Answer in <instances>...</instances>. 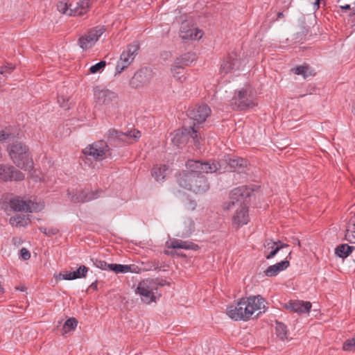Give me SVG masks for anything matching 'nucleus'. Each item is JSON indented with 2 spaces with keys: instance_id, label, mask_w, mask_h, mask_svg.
Instances as JSON below:
<instances>
[{
  "instance_id": "1",
  "label": "nucleus",
  "mask_w": 355,
  "mask_h": 355,
  "mask_svg": "<svg viewBox=\"0 0 355 355\" xmlns=\"http://www.w3.org/2000/svg\"><path fill=\"white\" fill-rule=\"evenodd\" d=\"M253 190L247 186L232 189L229 200L223 203V209L230 210L236 208L233 216V225L237 227L246 225L249 221L248 204Z\"/></svg>"
},
{
  "instance_id": "2",
  "label": "nucleus",
  "mask_w": 355,
  "mask_h": 355,
  "mask_svg": "<svg viewBox=\"0 0 355 355\" xmlns=\"http://www.w3.org/2000/svg\"><path fill=\"white\" fill-rule=\"evenodd\" d=\"M8 153L14 164L24 171L33 168V161L28 148L21 142H15L9 145Z\"/></svg>"
},
{
  "instance_id": "3",
  "label": "nucleus",
  "mask_w": 355,
  "mask_h": 355,
  "mask_svg": "<svg viewBox=\"0 0 355 355\" xmlns=\"http://www.w3.org/2000/svg\"><path fill=\"white\" fill-rule=\"evenodd\" d=\"M177 181L181 187L196 193H203L209 189L207 179L204 175H196L189 171L179 173Z\"/></svg>"
},
{
  "instance_id": "4",
  "label": "nucleus",
  "mask_w": 355,
  "mask_h": 355,
  "mask_svg": "<svg viewBox=\"0 0 355 355\" xmlns=\"http://www.w3.org/2000/svg\"><path fill=\"white\" fill-rule=\"evenodd\" d=\"M94 95L96 104L103 107L105 112H115L119 107L118 94L106 88L101 89L96 87L94 89Z\"/></svg>"
},
{
  "instance_id": "5",
  "label": "nucleus",
  "mask_w": 355,
  "mask_h": 355,
  "mask_svg": "<svg viewBox=\"0 0 355 355\" xmlns=\"http://www.w3.org/2000/svg\"><path fill=\"white\" fill-rule=\"evenodd\" d=\"M200 139L201 137L196 128V123H193V125L183 126L180 130L175 131L171 141L175 146L182 148L189 140L196 147H198Z\"/></svg>"
},
{
  "instance_id": "6",
  "label": "nucleus",
  "mask_w": 355,
  "mask_h": 355,
  "mask_svg": "<svg viewBox=\"0 0 355 355\" xmlns=\"http://www.w3.org/2000/svg\"><path fill=\"white\" fill-rule=\"evenodd\" d=\"M257 104L249 87L236 90L230 101V106L234 110H245L254 107Z\"/></svg>"
},
{
  "instance_id": "7",
  "label": "nucleus",
  "mask_w": 355,
  "mask_h": 355,
  "mask_svg": "<svg viewBox=\"0 0 355 355\" xmlns=\"http://www.w3.org/2000/svg\"><path fill=\"white\" fill-rule=\"evenodd\" d=\"M163 286L158 279H147L139 283L136 293L141 296L144 302L150 304L155 301L157 290Z\"/></svg>"
},
{
  "instance_id": "8",
  "label": "nucleus",
  "mask_w": 355,
  "mask_h": 355,
  "mask_svg": "<svg viewBox=\"0 0 355 355\" xmlns=\"http://www.w3.org/2000/svg\"><path fill=\"white\" fill-rule=\"evenodd\" d=\"M107 142L111 145H123L137 141L141 137L140 131L133 129L126 132L116 129H110L107 132Z\"/></svg>"
},
{
  "instance_id": "9",
  "label": "nucleus",
  "mask_w": 355,
  "mask_h": 355,
  "mask_svg": "<svg viewBox=\"0 0 355 355\" xmlns=\"http://www.w3.org/2000/svg\"><path fill=\"white\" fill-rule=\"evenodd\" d=\"M186 168L189 172L196 173V175H202V173H214L221 168L218 162L209 160L202 162L200 160L189 159L186 162Z\"/></svg>"
},
{
  "instance_id": "10",
  "label": "nucleus",
  "mask_w": 355,
  "mask_h": 355,
  "mask_svg": "<svg viewBox=\"0 0 355 355\" xmlns=\"http://www.w3.org/2000/svg\"><path fill=\"white\" fill-rule=\"evenodd\" d=\"M139 49V45L137 42L127 46L126 49L121 53L119 60L116 63L114 76L120 74L130 65Z\"/></svg>"
},
{
  "instance_id": "11",
  "label": "nucleus",
  "mask_w": 355,
  "mask_h": 355,
  "mask_svg": "<svg viewBox=\"0 0 355 355\" xmlns=\"http://www.w3.org/2000/svg\"><path fill=\"white\" fill-rule=\"evenodd\" d=\"M104 26H97L89 29L85 35L78 39V44L83 50L92 48L100 37L105 33Z\"/></svg>"
},
{
  "instance_id": "12",
  "label": "nucleus",
  "mask_w": 355,
  "mask_h": 355,
  "mask_svg": "<svg viewBox=\"0 0 355 355\" xmlns=\"http://www.w3.org/2000/svg\"><path fill=\"white\" fill-rule=\"evenodd\" d=\"M227 315L235 321H246L252 316V312L247 307L245 299L241 298L236 304L227 307Z\"/></svg>"
},
{
  "instance_id": "13",
  "label": "nucleus",
  "mask_w": 355,
  "mask_h": 355,
  "mask_svg": "<svg viewBox=\"0 0 355 355\" xmlns=\"http://www.w3.org/2000/svg\"><path fill=\"white\" fill-rule=\"evenodd\" d=\"M102 190L95 191L88 189L82 190L79 192H74L73 190H67V196L70 201L74 203H83L97 199L101 196Z\"/></svg>"
},
{
  "instance_id": "14",
  "label": "nucleus",
  "mask_w": 355,
  "mask_h": 355,
  "mask_svg": "<svg viewBox=\"0 0 355 355\" xmlns=\"http://www.w3.org/2000/svg\"><path fill=\"white\" fill-rule=\"evenodd\" d=\"M109 150L110 148L107 143L98 141L85 148L83 153L85 155L91 156L96 160H102Z\"/></svg>"
},
{
  "instance_id": "15",
  "label": "nucleus",
  "mask_w": 355,
  "mask_h": 355,
  "mask_svg": "<svg viewBox=\"0 0 355 355\" xmlns=\"http://www.w3.org/2000/svg\"><path fill=\"white\" fill-rule=\"evenodd\" d=\"M153 78V71L150 68H143L137 71L130 81L132 88H138L150 83Z\"/></svg>"
},
{
  "instance_id": "16",
  "label": "nucleus",
  "mask_w": 355,
  "mask_h": 355,
  "mask_svg": "<svg viewBox=\"0 0 355 355\" xmlns=\"http://www.w3.org/2000/svg\"><path fill=\"white\" fill-rule=\"evenodd\" d=\"M94 265L101 270H110L113 271L116 274L119 273H127L129 272H132L131 266L130 265H122L117 263H107L105 261L92 259Z\"/></svg>"
},
{
  "instance_id": "17",
  "label": "nucleus",
  "mask_w": 355,
  "mask_h": 355,
  "mask_svg": "<svg viewBox=\"0 0 355 355\" xmlns=\"http://www.w3.org/2000/svg\"><path fill=\"white\" fill-rule=\"evenodd\" d=\"M10 207L15 211L33 212L37 209V204L31 200H24V199L16 197L10 200Z\"/></svg>"
},
{
  "instance_id": "18",
  "label": "nucleus",
  "mask_w": 355,
  "mask_h": 355,
  "mask_svg": "<svg viewBox=\"0 0 355 355\" xmlns=\"http://www.w3.org/2000/svg\"><path fill=\"white\" fill-rule=\"evenodd\" d=\"M24 179V173L14 166L0 164V181H20Z\"/></svg>"
},
{
  "instance_id": "19",
  "label": "nucleus",
  "mask_w": 355,
  "mask_h": 355,
  "mask_svg": "<svg viewBox=\"0 0 355 355\" xmlns=\"http://www.w3.org/2000/svg\"><path fill=\"white\" fill-rule=\"evenodd\" d=\"M211 111L206 104H202L198 107L188 110V116L200 124L205 121L210 115Z\"/></svg>"
},
{
  "instance_id": "20",
  "label": "nucleus",
  "mask_w": 355,
  "mask_h": 355,
  "mask_svg": "<svg viewBox=\"0 0 355 355\" xmlns=\"http://www.w3.org/2000/svg\"><path fill=\"white\" fill-rule=\"evenodd\" d=\"M311 306L312 305L310 302H304L301 300H290L284 304V307L286 309H291L299 314L309 313Z\"/></svg>"
},
{
  "instance_id": "21",
  "label": "nucleus",
  "mask_w": 355,
  "mask_h": 355,
  "mask_svg": "<svg viewBox=\"0 0 355 355\" xmlns=\"http://www.w3.org/2000/svg\"><path fill=\"white\" fill-rule=\"evenodd\" d=\"M291 254L292 252L290 251L288 254V256L286 257L285 260H283L274 265L270 266L265 270V275L267 277H275L280 272L286 270L290 266L289 259H291Z\"/></svg>"
},
{
  "instance_id": "22",
  "label": "nucleus",
  "mask_w": 355,
  "mask_h": 355,
  "mask_svg": "<svg viewBox=\"0 0 355 355\" xmlns=\"http://www.w3.org/2000/svg\"><path fill=\"white\" fill-rule=\"evenodd\" d=\"M240 60L236 53H232L221 64L220 71L225 73L232 72L239 69Z\"/></svg>"
},
{
  "instance_id": "23",
  "label": "nucleus",
  "mask_w": 355,
  "mask_h": 355,
  "mask_svg": "<svg viewBox=\"0 0 355 355\" xmlns=\"http://www.w3.org/2000/svg\"><path fill=\"white\" fill-rule=\"evenodd\" d=\"M202 36V33L197 28H188L182 25L180 32V37L183 40H195L200 39Z\"/></svg>"
},
{
  "instance_id": "24",
  "label": "nucleus",
  "mask_w": 355,
  "mask_h": 355,
  "mask_svg": "<svg viewBox=\"0 0 355 355\" xmlns=\"http://www.w3.org/2000/svg\"><path fill=\"white\" fill-rule=\"evenodd\" d=\"M245 299L246 305L249 311H251L252 315L258 310L265 309L264 299L260 295L250 296Z\"/></svg>"
},
{
  "instance_id": "25",
  "label": "nucleus",
  "mask_w": 355,
  "mask_h": 355,
  "mask_svg": "<svg viewBox=\"0 0 355 355\" xmlns=\"http://www.w3.org/2000/svg\"><path fill=\"white\" fill-rule=\"evenodd\" d=\"M227 164L239 173H245L248 169V161L241 157L230 158Z\"/></svg>"
},
{
  "instance_id": "26",
  "label": "nucleus",
  "mask_w": 355,
  "mask_h": 355,
  "mask_svg": "<svg viewBox=\"0 0 355 355\" xmlns=\"http://www.w3.org/2000/svg\"><path fill=\"white\" fill-rule=\"evenodd\" d=\"M168 248H171L173 249H184L192 250H197L199 248L197 244H195L191 241H182L175 239L170 241Z\"/></svg>"
},
{
  "instance_id": "27",
  "label": "nucleus",
  "mask_w": 355,
  "mask_h": 355,
  "mask_svg": "<svg viewBox=\"0 0 355 355\" xmlns=\"http://www.w3.org/2000/svg\"><path fill=\"white\" fill-rule=\"evenodd\" d=\"M265 248H271V251L268 254H266L265 257L266 259H271L277 254V252L285 248H288L289 245L286 243H284L280 241H270L266 243Z\"/></svg>"
},
{
  "instance_id": "28",
  "label": "nucleus",
  "mask_w": 355,
  "mask_h": 355,
  "mask_svg": "<svg viewBox=\"0 0 355 355\" xmlns=\"http://www.w3.org/2000/svg\"><path fill=\"white\" fill-rule=\"evenodd\" d=\"M345 232L346 240L355 243V214L349 219Z\"/></svg>"
},
{
  "instance_id": "29",
  "label": "nucleus",
  "mask_w": 355,
  "mask_h": 355,
  "mask_svg": "<svg viewBox=\"0 0 355 355\" xmlns=\"http://www.w3.org/2000/svg\"><path fill=\"white\" fill-rule=\"evenodd\" d=\"M196 60V55L191 52L186 53L180 57L177 58L175 64L182 67L187 66Z\"/></svg>"
},
{
  "instance_id": "30",
  "label": "nucleus",
  "mask_w": 355,
  "mask_h": 355,
  "mask_svg": "<svg viewBox=\"0 0 355 355\" xmlns=\"http://www.w3.org/2000/svg\"><path fill=\"white\" fill-rule=\"evenodd\" d=\"M168 167L164 164L159 166H155L152 168L151 174L152 176L156 180V181L159 182L163 180L166 176V172L168 171Z\"/></svg>"
},
{
  "instance_id": "31",
  "label": "nucleus",
  "mask_w": 355,
  "mask_h": 355,
  "mask_svg": "<svg viewBox=\"0 0 355 355\" xmlns=\"http://www.w3.org/2000/svg\"><path fill=\"white\" fill-rule=\"evenodd\" d=\"M354 249L355 247L348 244H341L336 248L335 254L338 257L344 259L347 257Z\"/></svg>"
},
{
  "instance_id": "32",
  "label": "nucleus",
  "mask_w": 355,
  "mask_h": 355,
  "mask_svg": "<svg viewBox=\"0 0 355 355\" xmlns=\"http://www.w3.org/2000/svg\"><path fill=\"white\" fill-rule=\"evenodd\" d=\"M58 8L60 12L67 14L69 15H77V12L76 11L75 7H73V3H64L60 2L58 5Z\"/></svg>"
},
{
  "instance_id": "33",
  "label": "nucleus",
  "mask_w": 355,
  "mask_h": 355,
  "mask_svg": "<svg viewBox=\"0 0 355 355\" xmlns=\"http://www.w3.org/2000/svg\"><path fill=\"white\" fill-rule=\"evenodd\" d=\"M91 0H81L73 4V7L76 8V11L77 12V15H82L85 13L87 8L89 6Z\"/></svg>"
},
{
  "instance_id": "34",
  "label": "nucleus",
  "mask_w": 355,
  "mask_h": 355,
  "mask_svg": "<svg viewBox=\"0 0 355 355\" xmlns=\"http://www.w3.org/2000/svg\"><path fill=\"white\" fill-rule=\"evenodd\" d=\"M171 71L174 78L180 80V82H183L185 80V78L183 75L184 69L183 67L180 64H175L171 69Z\"/></svg>"
},
{
  "instance_id": "35",
  "label": "nucleus",
  "mask_w": 355,
  "mask_h": 355,
  "mask_svg": "<svg viewBox=\"0 0 355 355\" xmlns=\"http://www.w3.org/2000/svg\"><path fill=\"white\" fill-rule=\"evenodd\" d=\"M275 331L277 337L280 339L284 340L286 338L287 329L283 323L276 321Z\"/></svg>"
},
{
  "instance_id": "36",
  "label": "nucleus",
  "mask_w": 355,
  "mask_h": 355,
  "mask_svg": "<svg viewBox=\"0 0 355 355\" xmlns=\"http://www.w3.org/2000/svg\"><path fill=\"white\" fill-rule=\"evenodd\" d=\"M78 325V320L75 318L67 319L63 324V331L67 333L71 330H75Z\"/></svg>"
},
{
  "instance_id": "37",
  "label": "nucleus",
  "mask_w": 355,
  "mask_h": 355,
  "mask_svg": "<svg viewBox=\"0 0 355 355\" xmlns=\"http://www.w3.org/2000/svg\"><path fill=\"white\" fill-rule=\"evenodd\" d=\"M291 71L296 75H301L304 78H306L311 73H308L309 71V66L300 65L296 67L292 68Z\"/></svg>"
},
{
  "instance_id": "38",
  "label": "nucleus",
  "mask_w": 355,
  "mask_h": 355,
  "mask_svg": "<svg viewBox=\"0 0 355 355\" xmlns=\"http://www.w3.org/2000/svg\"><path fill=\"white\" fill-rule=\"evenodd\" d=\"M88 270L89 268L84 265H81L77 270L73 271V275H74L75 279L85 277Z\"/></svg>"
},
{
  "instance_id": "39",
  "label": "nucleus",
  "mask_w": 355,
  "mask_h": 355,
  "mask_svg": "<svg viewBox=\"0 0 355 355\" xmlns=\"http://www.w3.org/2000/svg\"><path fill=\"white\" fill-rule=\"evenodd\" d=\"M106 66V62L105 61H100L99 62L95 64L94 65H92L89 68V72L91 73H96L98 72H101L104 68Z\"/></svg>"
},
{
  "instance_id": "40",
  "label": "nucleus",
  "mask_w": 355,
  "mask_h": 355,
  "mask_svg": "<svg viewBox=\"0 0 355 355\" xmlns=\"http://www.w3.org/2000/svg\"><path fill=\"white\" fill-rule=\"evenodd\" d=\"M39 230L43 234H44L47 236H51L53 235H55L58 233L59 230L55 227H40Z\"/></svg>"
},
{
  "instance_id": "41",
  "label": "nucleus",
  "mask_w": 355,
  "mask_h": 355,
  "mask_svg": "<svg viewBox=\"0 0 355 355\" xmlns=\"http://www.w3.org/2000/svg\"><path fill=\"white\" fill-rule=\"evenodd\" d=\"M343 349L345 351H354L355 350V337L347 339L345 341L343 345Z\"/></svg>"
},
{
  "instance_id": "42",
  "label": "nucleus",
  "mask_w": 355,
  "mask_h": 355,
  "mask_svg": "<svg viewBox=\"0 0 355 355\" xmlns=\"http://www.w3.org/2000/svg\"><path fill=\"white\" fill-rule=\"evenodd\" d=\"M69 98L64 96H58V103L60 104V106L64 110H69L70 108V103H69Z\"/></svg>"
},
{
  "instance_id": "43",
  "label": "nucleus",
  "mask_w": 355,
  "mask_h": 355,
  "mask_svg": "<svg viewBox=\"0 0 355 355\" xmlns=\"http://www.w3.org/2000/svg\"><path fill=\"white\" fill-rule=\"evenodd\" d=\"M144 264L146 270H157L161 267L159 262L155 260L146 261Z\"/></svg>"
},
{
  "instance_id": "44",
  "label": "nucleus",
  "mask_w": 355,
  "mask_h": 355,
  "mask_svg": "<svg viewBox=\"0 0 355 355\" xmlns=\"http://www.w3.org/2000/svg\"><path fill=\"white\" fill-rule=\"evenodd\" d=\"M15 69V66L11 63H8L5 66H2L0 69V73L6 75V73H10L13 69Z\"/></svg>"
},
{
  "instance_id": "45",
  "label": "nucleus",
  "mask_w": 355,
  "mask_h": 355,
  "mask_svg": "<svg viewBox=\"0 0 355 355\" xmlns=\"http://www.w3.org/2000/svg\"><path fill=\"white\" fill-rule=\"evenodd\" d=\"M60 279L64 280H73L75 279L74 275H73V272L65 271L64 273L59 274Z\"/></svg>"
},
{
  "instance_id": "46",
  "label": "nucleus",
  "mask_w": 355,
  "mask_h": 355,
  "mask_svg": "<svg viewBox=\"0 0 355 355\" xmlns=\"http://www.w3.org/2000/svg\"><path fill=\"white\" fill-rule=\"evenodd\" d=\"M21 220H22V218L20 216H16L14 217H11L10 219V222L12 225H14L15 223L17 226H21L22 225Z\"/></svg>"
},
{
  "instance_id": "47",
  "label": "nucleus",
  "mask_w": 355,
  "mask_h": 355,
  "mask_svg": "<svg viewBox=\"0 0 355 355\" xmlns=\"http://www.w3.org/2000/svg\"><path fill=\"white\" fill-rule=\"evenodd\" d=\"M20 256L24 260H28L31 257L30 252L25 248L20 250Z\"/></svg>"
},
{
  "instance_id": "48",
  "label": "nucleus",
  "mask_w": 355,
  "mask_h": 355,
  "mask_svg": "<svg viewBox=\"0 0 355 355\" xmlns=\"http://www.w3.org/2000/svg\"><path fill=\"white\" fill-rule=\"evenodd\" d=\"M13 137L14 136L12 134L6 133L4 131H0V141H6Z\"/></svg>"
},
{
  "instance_id": "49",
  "label": "nucleus",
  "mask_w": 355,
  "mask_h": 355,
  "mask_svg": "<svg viewBox=\"0 0 355 355\" xmlns=\"http://www.w3.org/2000/svg\"><path fill=\"white\" fill-rule=\"evenodd\" d=\"M89 287L91 288H92L93 290L96 291L98 289V282H97V281H95V282H92L91 284V285L89 286Z\"/></svg>"
},
{
  "instance_id": "50",
  "label": "nucleus",
  "mask_w": 355,
  "mask_h": 355,
  "mask_svg": "<svg viewBox=\"0 0 355 355\" xmlns=\"http://www.w3.org/2000/svg\"><path fill=\"white\" fill-rule=\"evenodd\" d=\"M340 8L342 10H349L350 9V5L349 4H346L345 6H341Z\"/></svg>"
},
{
  "instance_id": "51",
  "label": "nucleus",
  "mask_w": 355,
  "mask_h": 355,
  "mask_svg": "<svg viewBox=\"0 0 355 355\" xmlns=\"http://www.w3.org/2000/svg\"><path fill=\"white\" fill-rule=\"evenodd\" d=\"M320 7V2H317V0H315L314 4H313V8L317 10Z\"/></svg>"
},
{
  "instance_id": "52",
  "label": "nucleus",
  "mask_w": 355,
  "mask_h": 355,
  "mask_svg": "<svg viewBox=\"0 0 355 355\" xmlns=\"http://www.w3.org/2000/svg\"><path fill=\"white\" fill-rule=\"evenodd\" d=\"M284 17V14L282 12H279L277 13V19H281Z\"/></svg>"
},
{
  "instance_id": "53",
  "label": "nucleus",
  "mask_w": 355,
  "mask_h": 355,
  "mask_svg": "<svg viewBox=\"0 0 355 355\" xmlns=\"http://www.w3.org/2000/svg\"><path fill=\"white\" fill-rule=\"evenodd\" d=\"M190 204H191V208H192L193 209H195V207H196V203L194 201H191V202H190Z\"/></svg>"
},
{
  "instance_id": "54",
  "label": "nucleus",
  "mask_w": 355,
  "mask_h": 355,
  "mask_svg": "<svg viewBox=\"0 0 355 355\" xmlns=\"http://www.w3.org/2000/svg\"><path fill=\"white\" fill-rule=\"evenodd\" d=\"M190 234H191V232H187L185 234L183 233V234H182L181 236H182V237H187V236H189L190 235Z\"/></svg>"
},
{
  "instance_id": "55",
  "label": "nucleus",
  "mask_w": 355,
  "mask_h": 355,
  "mask_svg": "<svg viewBox=\"0 0 355 355\" xmlns=\"http://www.w3.org/2000/svg\"><path fill=\"white\" fill-rule=\"evenodd\" d=\"M18 289H19L21 291H24L26 290V287L21 286V288H19Z\"/></svg>"
},
{
  "instance_id": "56",
  "label": "nucleus",
  "mask_w": 355,
  "mask_h": 355,
  "mask_svg": "<svg viewBox=\"0 0 355 355\" xmlns=\"http://www.w3.org/2000/svg\"><path fill=\"white\" fill-rule=\"evenodd\" d=\"M296 243H297V245L300 246V241L298 239L296 240Z\"/></svg>"
},
{
  "instance_id": "57",
  "label": "nucleus",
  "mask_w": 355,
  "mask_h": 355,
  "mask_svg": "<svg viewBox=\"0 0 355 355\" xmlns=\"http://www.w3.org/2000/svg\"><path fill=\"white\" fill-rule=\"evenodd\" d=\"M193 185L199 186V183H196V181H194V182L193 183Z\"/></svg>"
},
{
  "instance_id": "58",
  "label": "nucleus",
  "mask_w": 355,
  "mask_h": 355,
  "mask_svg": "<svg viewBox=\"0 0 355 355\" xmlns=\"http://www.w3.org/2000/svg\"><path fill=\"white\" fill-rule=\"evenodd\" d=\"M317 2H320V0H317Z\"/></svg>"
}]
</instances>
